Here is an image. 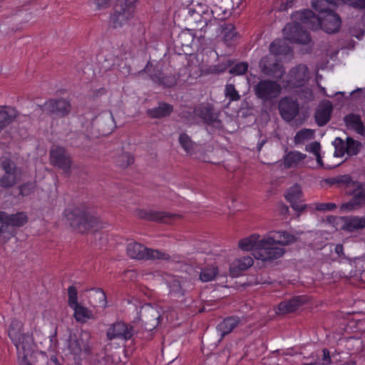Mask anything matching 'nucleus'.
<instances>
[{"label":"nucleus","mask_w":365,"mask_h":365,"mask_svg":"<svg viewBox=\"0 0 365 365\" xmlns=\"http://www.w3.org/2000/svg\"><path fill=\"white\" fill-rule=\"evenodd\" d=\"M293 17L299 20L307 29L313 31L322 29L327 34L337 33L341 26V19L334 12L317 16L312 10L304 9L295 12Z\"/></svg>","instance_id":"f257e3e1"},{"label":"nucleus","mask_w":365,"mask_h":365,"mask_svg":"<svg viewBox=\"0 0 365 365\" xmlns=\"http://www.w3.org/2000/svg\"><path fill=\"white\" fill-rule=\"evenodd\" d=\"M64 213L71 226L80 233L101 228L100 220L85 209L80 207L66 209Z\"/></svg>","instance_id":"f03ea898"},{"label":"nucleus","mask_w":365,"mask_h":365,"mask_svg":"<svg viewBox=\"0 0 365 365\" xmlns=\"http://www.w3.org/2000/svg\"><path fill=\"white\" fill-rule=\"evenodd\" d=\"M29 217L24 212L9 214L0 210V244H5L14 237L16 230L28 222Z\"/></svg>","instance_id":"7ed1b4c3"},{"label":"nucleus","mask_w":365,"mask_h":365,"mask_svg":"<svg viewBox=\"0 0 365 365\" xmlns=\"http://www.w3.org/2000/svg\"><path fill=\"white\" fill-rule=\"evenodd\" d=\"M194 114L199 118L209 128L212 133L216 130H223L222 121L219 118L220 113L215 110L214 106L210 103H202L194 108Z\"/></svg>","instance_id":"20e7f679"},{"label":"nucleus","mask_w":365,"mask_h":365,"mask_svg":"<svg viewBox=\"0 0 365 365\" xmlns=\"http://www.w3.org/2000/svg\"><path fill=\"white\" fill-rule=\"evenodd\" d=\"M351 185L355 187L352 190L347 192V195L351 196V198L340 205L341 212H350L365 207V189L363 183L352 180Z\"/></svg>","instance_id":"39448f33"},{"label":"nucleus","mask_w":365,"mask_h":365,"mask_svg":"<svg viewBox=\"0 0 365 365\" xmlns=\"http://www.w3.org/2000/svg\"><path fill=\"white\" fill-rule=\"evenodd\" d=\"M127 253L132 259H163L170 260V256L158 250L148 249L142 244L136 242L129 243L127 246Z\"/></svg>","instance_id":"423d86ee"},{"label":"nucleus","mask_w":365,"mask_h":365,"mask_svg":"<svg viewBox=\"0 0 365 365\" xmlns=\"http://www.w3.org/2000/svg\"><path fill=\"white\" fill-rule=\"evenodd\" d=\"M37 107L43 113L53 118H64L71 111L70 101L63 98H50Z\"/></svg>","instance_id":"0eeeda50"},{"label":"nucleus","mask_w":365,"mask_h":365,"mask_svg":"<svg viewBox=\"0 0 365 365\" xmlns=\"http://www.w3.org/2000/svg\"><path fill=\"white\" fill-rule=\"evenodd\" d=\"M294 19V22L287 24L283 29L284 38L291 43L309 44L312 41V38L308 31L304 29V27H307L299 20L295 18Z\"/></svg>","instance_id":"6e6552de"},{"label":"nucleus","mask_w":365,"mask_h":365,"mask_svg":"<svg viewBox=\"0 0 365 365\" xmlns=\"http://www.w3.org/2000/svg\"><path fill=\"white\" fill-rule=\"evenodd\" d=\"M285 249L279 247L274 243L264 237L260 240L258 244V250L256 253H253L254 257L262 261H272L277 259L284 255Z\"/></svg>","instance_id":"1a4fd4ad"},{"label":"nucleus","mask_w":365,"mask_h":365,"mask_svg":"<svg viewBox=\"0 0 365 365\" xmlns=\"http://www.w3.org/2000/svg\"><path fill=\"white\" fill-rule=\"evenodd\" d=\"M257 98L269 101L278 96L281 91L280 85L272 80H261L253 87Z\"/></svg>","instance_id":"9d476101"},{"label":"nucleus","mask_w":365,"mask_h":365,"mask_svg":"<svg viewBox=\"0 0 365 365\" xmlns=\"http://www.w3.org/2000/svg\"><path fill=\"white\" fill-rule=\"evenodd\" d=\"M145 72L149 74L150 79L159 86L164 88H172L177 84V78L173 74H165L160 69L153 67L148 61L145 68L140 73Z\"/></svg>","instance_id":"9b49d317"},{"label":"nucleus","mask_w":365,"mask_h":365,"mask_svg":"<svg viewBox=\"0 0 365 365\" xmlns=\"http://www.w3.org/2000/svg\"><path fill=\"white\" fill-rule=\"evenodd\" d=\"M1 168L4 174L0 178V185L4 188H10L14 186L21 176V170L16 167V163L11 159L6 158L1 162Z\"/></svg>","instance_id":"f8f14e48"},{"label":"nucleus","mask_w":365,"mask_h":365,"mask_svg":"<svg viewBox=\"0 0 365 365\" xmlns=\"http://www.w3.org/2000/svg\"><path fill=\"white\" fill-rule=\"evenodd\" d=\"M51 163L64 172L68 176L71 173L72 160L71 155L63 147L56 146L52 148L50 151Z\"/></svg>","instance_id":"ddd939ff"},{"label":"nucleus","mask_w":365,"mask_h":365,"mask_svg":"<svg viewBox=\"0 0 365 365\" xmlns=\"http://www.w3.org/2000/svg\"><path fill=\"white\" fill-rule=\"evenodd\" d=\"M138 318L146 331H152L159 324L161 315L155 307L146 304L141 307Z\"/></svg>","instance_id":"4468645a"},{"label":"nucleus","mask_w":365,"mask_h":365,"mask_svg":"<svg viewBox=\"0 0 365 365\" xmlns=\"http://www.w3.org/2000/svg\"><path fill=\"white\" fill-rule=\"evenodd\" d=\"M137 331L134 327L124 322L120 321L112 324L106 331L107 339L110 341L120 339L125 341L130 339Z\"/></svg>","instance_id":"2eb2a0df"},{"label":"nucleus","mask_w":365,"mask_h":365,"mask_svg":"<svg viewBox=\"0 0 365 365\" xmlns=\"http://www.w3.org/2000/svg\"><path fill=\"white\" fill-rule=\"evenodd\" d=\"M309 79V69L305 65L292 68L287 76V86L290 88L303 87Z\"/></svg>","instance_id":"dca6fc26"},{"label":"nucleus","mask_w":365,"mask_h":365,"mask_svg":"<svg viewBox=\"0 0 365 365\" xmlns=\"http://www.w3.org/2000/svg\"><path fill=\"white\" fill-rule=\"evenodd\" d=\"M278 109L282 119L291 122L298 115L299 107L297 100L286 96L279 101Z\"/></svg>","instance_id":"f3484780"},{"label":"nucleus","mask_w":365,"mask_h":365,"mask_svg":"<svg viewBox=\"0 0 365 365\" xmlns=\"http://www.w3.org/2000/svg\"><path fill=\"white\" fill-rule=\"evenodd\" d=\"M68 348L73 355L79 356L82 352L87 355L91 354V349L88 339L83 338V334L78 336L76 334H70L68 339Z\"/></svg>","instance_id":"a211bd4d"},{"label":"nucleus","mask_w":365,"mask_h":365,"mask_svg":"<svg viewBox=\"0 0 365 365\" xmlns=\"http://www.w3.org/2000/svg\"><path fill=\"white\" fill-rule=\"evenodd\" d=\"M134 11L123 6L122 4L115 3L114 12L110 16V24L114 29L123 26L133 16Z\"/></svg>","instance_id":"6ab92c4d"},{"label":"nucleus","mask_w":365,"mask_h":365,"mask_svg":"<svg viewBox=\"0 0 365 365\" xmlns=\"http://www.w3.org/2000/svg\"><path fill=\"white\" fill-rule=\"evenodd\" d=\"M136 215L140 219L163 223H170L173 219L177 217L176 215H171L165 212L145 210H137Z\"/></svg>","instance_id":"aec40b11"},{"label":"nucleus","mask_w":365,"mask_h":365,"mask_svg":"<svg viewBox=\"0 0 365 365\" xmlns=\"http://www.w3.org/2000/svg\"><path fill=\"white\" fill-rule=\"evenodd\" d=\"M302 192L299 185L295 184L292 186L287 192L286 200L290 203L291 207L297 212H302L307 207L305 204L301 203Z\"/></svg>","instance_id":"412c9836"},{"label":"nucleus","mask_w":365,"mask_h":365,"mask_svg":"<svg viewBox=\"0 0 365 365\" xmlns=\"http://www.w3.org/2000/svg\"><path fill=\"white\" fill-rule=\"evenodd\" d=\"M306 301L304 296H296L289 300L283 301L278 305L279 313L285 314L294 312L304 304Z\"/></svg>","instance_id":"4be33fe9"},{"label":"nucleus","mask_w":365,"mask_h":365,"mask_svg":"<svg viewBox=\"0 0 365 365\" xmlns=\"http://www.w3.org/2000/svg\"><path fill=\"white\" fill-rule=\"evenodd\" d=\"M266 237L274 245L282 246H287L297 241V237L287 231H272Z\"/></svg>","instance_id":"5701e85b"},{"label":"nucleus","mask_w":365,"mask_h":365,"mask_svg":"<svg viewBox=\"0 0 365 365\" xmlns=\"http://www.w3.org/2000/svg\"><path fill=\"white\" fill-rule=\"evenodd\" d=\"M268 58H263L259 62L262 71L273 78H281L284 73L283 66L277 62L268 63Z\"/></svg>","instance_id":"b1692460"},{"label":"nucleus","mask_w":365,"mask_h":365,"mask_svg":"<svg viewBox=\"0 0 365 365\" xmlns=\"http://www.w3.org/2000/svg\"><path fill=\"white\" fill-rule=\"evenodd\" d=\"M21 359H26L27 356L33 351V339L29 334H24L19 341L14 343Z\"/></svg>","instance_id":"393cba45"},{"label":"nucleus","mask_w":365,"mask_h":365,"mask_svg":"<svg viewBox=\"0 0 365 365\" xmlns=\"http://www.w3.org/2000/svg\"><path fill=\"white\" fill-rule=\"evenodd\" d=\"M253 263V259L250 257H245L241 259H236L230 264V275L232 277L240 276L242 272L250 267Z\"/></svg>","instance_id":"a878e982"},{"label":"nucleus","mask_w":365,"mask_h":365,"mask_svg":"<svg viewBox=\"0 0 365 365\" xmlns=\"http://www.w3.org/2000/svg\"><path fill=\"white\" fill-rule=\"evenodd\" d=\"M173 106L165 102H160L157 107L148 109L146 114L150 118H163L170 115Z\"/></svg>","instance_id":"bb28decb"},{"label":"nucleus","mask_w":365,"mask_h":365,"mask_svg":"<svg viewBox=\"0 0 365 365\" xmlns=\"http://www.w3.org/2000/svg\"><path fill=\"white\" fill-rule=\"evenodd\" d=\"M333 107L329 101H327L315 113V120L319 126L325 125L331 119Z\"/></svg>","instance_id":"cd10ccee"},{"label":"nucleus","mask_w":365,"mask_h":365,"mask_svg":"<svg viewBox=\"0 0 365 365\" xmlns=\"http://www.w3.org/2000/svg\"><path fill=\"white\" fill-rule=\"evenodd\" d=\"M312 6L319 12L318 16L323 15L328 12H334L338 6L337 0H312Z\"/></svg>","instance_id":"c85d7f7f"},{"label":"nucleus","mask_w":365,"mask_h":365,"mask_svg":"<svg viewBox=\"0 0 365 365\" xmlns=\"http://www.w3.org/2000/svg\"><path fill=\"white\" fill-rule=\"evenodd\" d=\"M340 220L343 222L341 230L353 232L362 230L361 218L359 216H344L341 217Z\"/></svg>","instance_id":"c756f323"},{"label":"nucleus","mask_w":365,"mask_h":365,"mask_svg":"<svg viewBox=\"0 0 365 365\" xmlns=\"http://www.w3.org/2000/svg\"><path fill=\"white\" fill-rule=\"evenodd\" d=\"M344 121L347 128L356 131L359 134L365 132L364 125L359 115L349 113L344 116Z\"/></svg>","instance_id":"7c9ffc66"},{"label":"nucleus","mask_w":365,"mask_h":365,"mask_svg":"<svg viewBox=\"0 0 365 365\" xmlns=\"http://www.w3.org/2000/svg\"><path fill=\"white\" fill-rule=\"evenodd\" d=\"M16 113L13 107H0V132L13 121Z\"/></svg>","instance_id":"2f4dec72"},{"label":"nucleus","mask_w":365,"mask_h":365,"mask_svg":"<svg viewBox=\"0 0 365 365\" xmlns=\"http://www.w3.org/2000/svg\"><path fill=\"white\" fill-rule=\"evenodd\" d=\"M259 237V235H252L240 240L238 246L244 251H253V253H256L258 250V244L261 240Z\"/></svg>","instance_id":"473e14b6"},{"label":"nucleus","mask_w":365,"mask_h":365,"mask_svg":"<svg viewBox=\"0 0 365 365\" xmlns=\"http://www.w3.org/2000/svg\"><path fill=\"white\" fill-rule=\"evenodd\" d=\"M240 322V318L237 317H227L217 325V329L221 333L222 336H224L232 332Z\"/></svg>","instance_id":"72a5a7b5"},{"label":"nucleus","mask_w":365,"mask_h":365,"mask_svg":"<svg viewBox=\"0 0 365 365\" xmlns=\"http://www.w3.org/2000/svg\"><path fill=\"white\" fill-rule=\"evenodd\" d=\"M23 323L17 319L11 321L8 329V335L13 343L19 341L21 337L25 334L22 333Z\"/></svg>","instance_id":"f704fd0d"},{"label":"nucleus","mask_w":365,"mask_h":365,"mask_svg":"<svg viewBox=\"0 0 365 365\" xmlns=\"http://www.w3.org/2000/svg\"><path fill=\"white\" fill-rule=\"evenodd\" d=\"M219 273L218 267L215 264L206 265L200 268L199 279L203 282L215 279Z\"/></svg>","instance_id":"c9c22d12"},{"label":"nucleus","mask_w":365,"mask_h":365,"mask_svg":"<svg viewBox=\"0 0 365 365\" xmlns=\"http://www.w3.org/2000/svg\"><path fill=\"white\" fill-rule=\"evenodd\" d=\"M290 51V47L284 40L276 39L269 45V52L274 56L287 55Z\"/></svg>","instance_id":"e433bc0d"},{"label":"nucleus","mask_w":365,"mask_h":365,"mask_svg":"<svg viewBox=\"0 0 365 365\" xmlns=\"http://www.w3.org/2000/svg\"><path fill=\"white\" fill-rule=\"evenodd\" d=\"M72 309L74 310L73 317L78 322L85 323L88 319H93L92 312L80 304Z\"/></svg>","instance_id":"4c0bfd02"},{"label":"nucleus","mask_w":365,"mask_h":365,"mask_svg":"<svg viewBox=\"0 0 365 365\" xmlns=\"http://www.w3.org/2000/svg\"><path fill=\"white\" fill-rule=\"evenodd\" d=\"M91 304L96 307H105L107 304L106 293L100 288L91 295Z\"/></svg>","instance_id":"58836bf2"},{"label":"nucleus","mask_w":365,"mask_h":365,"mask_svg":"<svg viewBox=\"0 0 365 365\" xmlns=\"http://www.w3.org/2000/svg\"><path fill=\"white\" fill-rule=\"evenodd\" d=\"M306 155L297 151H291L288 153L284 158V166L286 168H292L297 165L299 161L304 159Z\"/></svg>","instance_id":"ea45409f"},{"label":"nucleus","mask_w":365,"mask_h":365,"mask_svg":"<svg viewBox=\"0 0 365 365\" xmlns=\"http://www.w3.org/2000/svg\"><path fill=\"white\" fill-rule=\"evenodd\" d=\"M220 29L224 35V40L226 43L231 42L236 36L235 27L231 24L223 23L220 26Z\"/></svg>","instance_id":"a19ab883"},{"label":"nucleus","mask_w":365,"mask_h":365,"mask_svg":"<svg viewBox=\"0 0 365 365\" xmlns=\"http://www.w3.org/2000/svg\"><path fill=\"white\" fill-rule=\"evenodd\" d=\"M361 147V143L358 140L348 137L346 140V153L349 156L358 154Z\"/></svg>","instance_id":"79ce46f5"},{"label":"nucleus","mask_w":365,"mask_h":365,"mask_svg":"<svg viewBox=\"0 0 365 365\" xmlns=\"http://www.w3.org/2000/svg\"><path fill=\"white\" fill-rule=\"evenodd\" d=\"M179 143L187 153H192L194 150V143L186 133H182L179 136Z\"/></svg>","instance_id":"37998d69"},{"label":"nucleus","mask_w":365,"mask_h":365,"mask_svg":"<svg viewBox=\"0 0 365 365\" xmlns=\"http://www.w3.org/2000/svg\"><path fill=\"white\" fill-rule=\"evenodd\" d=\"M335 148L334 155L336 157H342L346 153V142L341 138H336L333 142Z\"/></svg>","instance_id":"c03bdc74"},{"label":"nucleus","mask_w":365,"mask_h":365,"mask_svg":"<svg viewBox=\"0 0 365 365\" xmlns=\"http://www.w3.org/2000/svg\"><path fill=\"white\" fill-rule=\"evenodd\" d=\"M314 133L310 129L304 128L298 131L294 137L296 143H299L304 140L312 138Z\"/></svg>","instance_id":"a18cd8bd"},{"label":"nucleus","mask_w":365,"mask_h":365,"mask_svg":"<svg viewBox=\"0 0 365 365\" xmlns=\"http://www.w3.org/2000/svg\"><path fill=\"white\" fill-rule=\"evenodd\" d=\"M68 304L71 308L76 307V305L79 304V303L78 302L77 289L74 286H70L68 288Z\"/></svg>","instance_id":"49530a36"},{"label":"nucleus","mask_w":365,"mask_h":365,"mask_svg":"<svg viewBox=\"0 0 365 365\" xmlns=\"http://www.w3.org/2000/svg\"><path fill=\"white\" fill-rule=\"evenodd\" d=\"M134 161L133 157L128 153H125L118 156L117 159L118 165L123 168H127Z\"/></svg>","instance_id":"de8ad7c7"},{"label":"nucleus","mask_w":365,"mask_h":365,"mask_svg":"<svg viewBox=\"0 0 365 365\" xmlns=\"http://www.w3.org/2000/svg\"><path fill=\"white\" fill-rule=\"evenodd\" d=\"M225 96L227 98H230V101H238L240 98V96L236 91L233 84H227L226 86Z\"/></svg>","instance_id":"09e8293b"},{"label":"nucleus","mask_w":365,"mask_h":365,"mask_svg":"<svg viewBox=\"0 0 365 365\" xmlns=\"http://www.w3.org/2000/svg\"><path fill=\"white\" fill-rule=\"evenodd\" d=\"M248 69V64L247 63L241 62L235 64L230 69V73L235 75H242L247 72Z\"/></svg>","instance_id":"8fccbe9b"},{"label":"nucleus","mask_w":365,"mask_h":365,"mask_svg":"<svg viewBox=\"0 0 365 365\" xmlns=\"http://www.w3.org/2000/svg\"><path fill=\"white\" fill-rule=\"evenodd\" d=\"M36 185L32 182H27L20 186V194L23 196H28L35 191Z\"/></svg>","instance_id":"3c124183"},{"label":"nucleus","mask_w":365,"mask_h":365,"mask_svg":"<svg viewBox=\"0 0 365 365\" xmlns=\"http://www.w3.org/2000/svg\"><path fill=\"white\" fill-rule=\"evenodd\" d=\"M342 2L359 10L365 9V0H342Z\"/></svg>","instance_id":"603ef678"},{"label":"nucleus","mask_w":365,"mask_h":365,"mask_svg":"<svg viewBox=\"0 0 365 365\" xmlns=\"http://www.w3.org/2000/svg\"><path fill=\"white\" fill-rule=\"evenodd\" d=\"M337 185L339 186L345 185L349 187L352 182L351 177L349 175H339L337 176Z\"/></svg>","instance_id":"864d4df0"},{"label":"nucleus","mask_w":365,"mask_h":365,"mask_svg":"<svg viewBox=\"0 0 365 365\" xmlns=\"http://www.w3.org/2000/svg\"><path fill=\"white\" fill-rule=\"evenodd\" d=\"M320 143L315 141L308 144L306 146V150L312 153L314 155L320 153Z\"/></svg>","instance_id":"5fc2aeb1"},{"label":"nucleus","mask_w":365,"mask_h":365,"mask_svg":"<svg viewBox=\"0 0 365 365\" xmlns=\"http://www.w3.org/2000/svg\"><path fill=\"white\" fill-rule=\"evenodd\" d=\"M336 208V205L332 202L328 203H318L316 205V209L318 211H327V210H333Z\"/></svg>","instance_id":"6e6d98bb"},{"label":"nucleus","mask_w":365,"mask_h":365,"mask_svg":"<svg viewBox=\"0 0 365 365\" xmlns=\"http://www.w3.org/2000/svg\"><path fill=\"white\" fill-rule=\"evenodd\" d=\"M138 1V0H117V3L122 4L123 6L127 7L128 9H130L134 11L135 4Z\"/></svg>","instance_id":"4d7b16f0"},{"label":"nucleus","mask_w":365,"mask_h":365,"mask_svg":"<svg viewBox=\"0 0 365 365\" xmlns=\"http://www.w3.org/2000/svg\"><path fill=\"white\" fill-rule=\"evenodd\" d=\"M110 0H90L89 4L96 5L98 9L106 8L109 5Z\"/></svg>","instance_id":"13d9d810"},{"label":"nucleus","mask_w":365,"mask_h":365,"mask_svg":"<svg viewBox=\"0 0 365 365\" xmlns=\"http://www.w3.org/2000/svg\"><path fill=\"white\" fill-rule=\"evenodd\" d=\"M230 66H231V62L230 60H228L227 64H225V66H215L213 71L215 73H220L224 72L227 69V68Z\"/></svg>","instance_id":"bf43d9fd"},{"label":"nucleus","mask_w":365,"mask_h":365,"mask_svg":"<svg viewBox=\"0 0 365 365\" xmlns=\"http://www.w3.org/2000/svg\"><path fill=\"white\" fill-rule=\"evenodd\" d=\"M279 212L281 215H286L289 212V207L284 203L279 204Z\"/></svg>","instance_id":"052dcab7"},{"label":"nucleus","mask_w":365,"mask_h":365,"mask_svg":"<svg viewBox=\"0 0 365 365\" xmlns=\"http://www.w3.org/2000/svg\"><path fill=\"white\" fill-rule=\"evenodd\" d=\"M294 0H281V6L284 9H287L292 6Z\"/></svg>","instance_id":"680f3d73"},{"label":"nucleus","mask_w":365,"mask_h":365,"mask_svg":"<svg viewBox=\"0 0 365 365\" xmlns=\"http://www.w3.org/2000/svg\"><path fill=\"white\" fill-rule=\"evenodd\" d=\"M335 252L337 254L339 257H344V247L341 244H338L335 247Z\"/></svg>","instance_id":"e2e57ef3"},{"label":"nucleus","mask_w":365,"mask_h":365,"mask_svg":"<svg viewBox=\"0 0 365 365\" xmlns=\"http://www.w3.org/2000/svg\"><path fill=\"white\" fill-rule=\"evenodd\" d=\"M323 360L325 361V364H330L329 351L327 349H323Z\"/></svg>","instance_id":"0e129e2a"},{"label":"nucleus","mask_w":365,"mask_h":365,"mask_svg":"<svg viewBox=\"0 0 365 365\" xmlns=\"http://www.w3.org/2000/svg\"><path fill=\"white\" fill-rule=\"evenodd\" d=\"M361 94L364 97L365 96V88H357L355 91H352L350 95L354 98L356 96L359 94Z\"/></svg>","instance_id":"69168bd1"},{"label":"nucleus","mask_w":365,"mask_h":365,"mask_svg":"<svg viewBox=\"0 0 365 365\" xmlns=\"http://www.w3.org/2000/svg\"><path fill=\"white\" fill-rule=\"evenodd\" d=\"M351 34L352 36L356 37L358 39L361 38L364 35V31L363 30H359L356 34V31L354 29L351 30Z\"/></svg>","instance_id":"338daca9"},{"label":"nucleus","mask_w":365,"mask_h":365,"mask_svg":"<svg viewBox=\"0 0 365 365\" xmlns=\"http://www.w3.org/2000/svg\"><path fill=\"white\" fill-rule=\"evenodd\" d=\"M338 181V179H337V176L336 177H334V178H327L326 180V182L329 184L330 185H337V182Z\"/></svg>","instance_id":"774afa93"}]
</instances>
